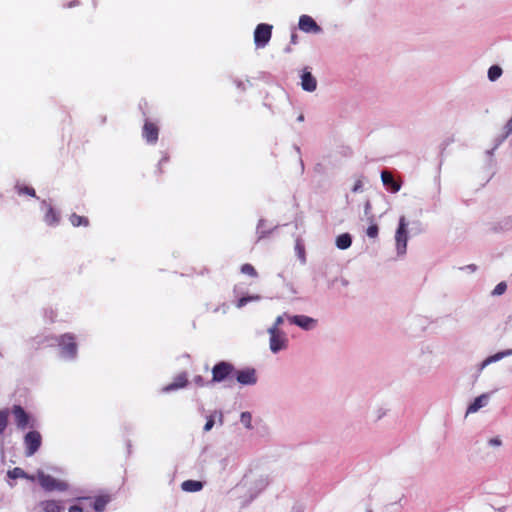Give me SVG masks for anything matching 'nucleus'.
<instances>
[{"mask_svg": "<svg viewBox=\"0 0 512 512\" xmlns=\"http://www.w3.org/2000/svg\"><path fill=\"white\" fill-rule=\"evenodd\" d=\"M54 339L57 344L59 358L66 362L76 361L78 358V343L76 335L68 332L55 336Z\"/></svg>", "mask_w": 512, "mask_h": 512, "instance_id": "nucleus-1", "label": "nucleus"}, {"mask_svg": "<svg viewBox=\"0 0 512 512\" xmlns=\"http://www.w3.org/2000/svg\"><path fill=\"white\" fill-rule=\"evenodd\" d=\"M37 480H38L39 485L46 492H52V491L64 492L69 489V484L66 481L56 479L53 476L44 473L43 471H38Z\"/></svg>", "mask_w": 512, "mask_h": 512, "instance_id": "nucleus-2", "label": "nucleus"}, {"mask_svg": "<svg viewBox=\"0 0 512 512\" xmlns=\"http://www.w3.org/2000/svg\"><path fill=\"white\" fill-rule=\"evenodd\" d=\"M408 221L405 216H401L398 221V227L395 232L396 251L398 256L406 254L408 242Z\"/></svg>", "mask_w": 512, "mask_h": 512, "instance_id": "nucleus-3", "label": "nucleus"}, {"mask_svg": "<svg viewBox=\"0 0 512 512\" xmlns=\"http://www.w3.org/2000/svg\"><path fill=\"white\" fill-rule=\"evenodd\" d=\"M269 334V349L273 354H277L282 350L287 349L289 339L283 330H275V328H268Z\"/></svg>", "mask_w": 512, "mask_h": 512, "instance_id": "nucleus-4", "label": "nucleus"}, {"mask_svg": "<svg viewBox=\"0 0 512 512\" xmlns=\"http://www.w3.org/2000/svg\"><path fill=\"white\" fill-rule=\"evenodd\" d=\"M273 26L267 23H260L254 30V44L257 49L265 48L271 40Z\"/></svg>", "mask_w": 512, "mask_h": 512, "instance_id": "nucleus-5", "label": "nucleus"}, {"mask_svg": "<svg viewBox=\"0 0 512 512\" xmlns=\"http://www.w3.org/2000/svg\"><path fill=\"white\" fill-rule=\"evenodd\" d=\"M12 414L16 427L19 430H25L33 427V419L31 415L21 405H13L9 414Z\"/></svg>", "mask_w": 512, "mask_h": 512, "instance_id": "nucleus-6", "label": "nucleus"}, {"mask_svg": "<svg viewBox=\"0 0 512 512\" xmlns=\"http://www.w3.org/2000/svg\"><path fill=\"white\" fill-rule=\"evenodd\" d=\"M235 372V367L228 361H220L212 368L211 383H220L228 379Z\"/></svg>", "mask_w": 512, "mask_h": 512, "instance_id": "nucleus-7", "label": "nucleus"}, {"mask_svg": "<svg viewBox=\"0 0 512 512\" xmlns=\"http://www.w3.org/2000/svg\"><path fill=\"white\" fill-rule=\"evenodd\" d=\"M41 443L42 437L38 431L27 432L24 436L25 455L27 457L33 456L39 450Z\"/></svg>", "mask_w": 512, "mask_h": 512, "instance_id": "nucleus-8", "label": "nucleus"}, {"mask_svg": "<svg viewBox=\"0 0 512 512\" xmlns=\"http://www.w3.org/2000/svg\"><path fill=\"white\" fill-rule=\"evenodd\" d=\"M234 376L236 381L244 386L255 385L258 381L256 370L252 367H247L240 370L235 369Z\"/></svg>", "mask_w": 512, "mask_h": 512, "instance_id": "nucleus-9", "label": "nucleus"}, {"mask_svg": "<svg viewBox=\"0 0 512 512\" xmlns=\"http://www.w3.org/2000/svg\"><path fill=\"white\" fill-rule=\"evenodd\" d=\"M288 321L291 324H294L301 328L304 331H312L314 330L318 325V320L307 316V315H292L287 316Z\"/></svg>", "mask_w": 512, "mask_h": 512, "instance_id": "nucleus-10", "label": "nucleus"}, {"mask_svg": "<svg viewBox=\"0 0 512 512\" xmlns=\"http://www.w3.org/2000/svg\"><path fill=\"white\" fill-rule=\"evenodd\" d=\"M298 27L305 33L319 34L322 32V28L316 23V21L309 15H301L298 22Z\"/></svg>", "mask_w": 512, "mask_h": 512, "instance_id": "nucleus-11", "label": "nucleus"}, {"mask_svg": "<svg viewBox=\"0 0 512 512\" xmlns=\"http://www.w3.org/2000/svg\"><path fill=\"white\" fill-rule=\"evenodd\" d=\"M41 209L45 211L44 222L49 226H57L60 222V214L46 200L41 202Z\"/></svg>", "mask_w": 512, "mask_h": 512, "instance_id": "nucleus-12", "label": "nucleus"}, {"mask_svg": "<svg viewBox=\"0 0 512 512\" xmlns=\"http://www.w3.org/2000/svg\"><path fill=\"white\" fill-rule=\"evenodd\" d=\"M492 392L483 393L476 397L467 407L466 415L474 414L478 412L481 408L488 405Z\"/></svg>", "mask_w": 512, "mask_h": 512, "instance_id": "nucleus-13", "label": "nucleus"}, {"mask_svg": "<svg viewBox=\"0 0 512 512\" xmlns=\"http://www.w3.org/2000/svg\"><path fill=\"white\" fill-rule=\"evenodd\" d=\"M300 85L301 88L306 92H314L317 89V80L312 75V73L308 70V68L303 69L300 75Z\"/></svg>", "mask_w": 512, "mask_h": 512, "instance_id": "nucleus-14", "label": "nucleus"}, {"mask_svg": "<svg viewBox=\"0 0 512 512\" xmlns=\"http://www.w3.org/2000/svg\"><path fill=\"white\" fill-rule=\"evenodd\" d=\"M159 129L158 127L146 120L142 130V136L148 144H155L158 140Z\"/></svg>", "mask_w": 512, "mask_h": 512, "instance_id": "nucleus-15", "label": "nucleus"}, {"mask_svg": "<svg viewBox=\"0 0 512 512\" xmlns=\"http://www.w3.org/2000/svg\"><path fill=\"white\" fill-rule=\"evenodd\" d=\"M381 181L383 185L392 193H397L401 189L402 183L394 178V176L383 170L381 172Z\"/></svg>", "mask_w": 512, "mask_h": 512, "instance_id": "nucleus-16", "label": "nucleus"}, {"mask_svg": "<svg viewBox=\"0 0 512 512\" xmlns=\"http://www.w3.org/2000/svg\"><path fill=\"white\" fill-rule=\"evenodd\" d=\"M187 383H188L187 375H186L185 372H183V373H180L179 375H177L174 378L173 382H171L170 384L164 386L162 388V391L164 393H170L172 391H175V390H178V389L186 387Z\"/></svg>", "mask_w": 512, "mask_h": 512, "instance_id": "nucleus-17", "label": "nucleus"}, {"mask_svg": "<svg viewBox=\"0 0 512 512\" xmlns=\"http://www.w3.org/2000/svg\"><path fill=\"white\" fill-rule=\"evenodd\" d=\"M493 231L497 233L509 232L512 230V216H504L493 224Z\"/></svg>", "mask_w": 512, "mask_h": 512, "instance_id": "nucleus-18", "label": "nucleus"}, {"mask_svg": "<svg viewBox=\"0 0 512 512\" xmlns=\"http://www.w3.org/2000/svg\"><path fill=\"white\" fill-rule=\"evenodd\" d=\"M43 512H64V506L61 501L44 500L39 503Z\"/></svg>", "mask_w": 512, "mask_h": 512, "instance_id": "nucleus-19", "label": "nucleus"}, {"mask_svg": "<svg viewBox=\"0 0 512 512\" xmlns=\"http://www.w3.org/2000/svg\"><path fill=\"white\" fill-rule=\"evenodd\" d=\"M111 500L112 498L108 494L98 495L93 499L92 508L96 512H103Z\"/></svg>", "mask_w": 512, "mask_h": 512, "instance_id": "nucleus-20", "label": "nucleus"}, {"mask_svg": "<svg viewBox=\"0 0 512 512\" xmlns=\"http://www.w3.org/2000/svg\"><path fill=\"white\" fill-rule=\"evenodd\" d=\"M266 220L260 219L258 221L257 227H256V235H257V241H260L267 237L269 234H271L278 226H274L270 229L265 228Z\"/></svg>", "mask_w": 512, "mask_h": 512, "instance_id": "nucleus-21", "label": "nucleus"}, {"mask_svg": "<svg viewBox=\"0 0 512 512\" xmlns=\"http://www.w3.org/2000/svg\"><path fill=\"white\" fill-rule=\"evenodd\" d=\"M8 417H9V410L1 409L0 410V448H3V445H4L3 434L8 426Z\"/></svg>", "mask_w": 512, "mask_h": 512, "instance_id": "nucleus-22", "label": "nucleus"}, {"mask_svg": "<svg viewBox=\"0 0 512 512\" xmlns=\"http://www.w3.org/2000/svg\"><path fill=\"white\" fill-rule=\"evenodd\" d=\"M203 482L198 480H185L181 484V489L185 492H198L202 490Z\"/></svg>", "mask_w": 512, "mask_h": 512, "instance_id": "nucleus-23", "label": "nucleus"}, {"mask_svg": "<svg viewBox=\"0 0 512 512\" xmlns=\"http://www.w3.org/2000/svg\"><path fill=\"white\" fill-rule=\"evenodd\" d=\"M216 418H218V421H219L220 425L223 424V414H222L221 411H217L216 410L211 415H209L207 417V421H206V423L204 425V428H203L205 432H208V431H210L213 428V426L215 424V419Z\"/></svg>", "mask_w": 512, "mask_h": 512, "instance_id": "nucleus-24", "label": "nucleus"}, {"mask_svg": "<svg viewBox=\"0 0 512 512\" xmlns=\"http://www.w3.org/2000/svg\"><path fill=\"white\" fill-rule=\"evenodd\" d=\"M336 247L341 250L348 249L352 244V237L349 233H343L336 238Z\"/></svg>", "mask_w": 512, "mask_h": 512, "instance_id": "nucleus-25", "label": "nucleus"}, {"mask_svg": "<svg viewBox=\"0 0 512 512\" xmlns=\"http://www.w3.org/2000/svg\"><path fill=\"white\" fill-rule=\"evenodd\" d=\"M511 355H512V349L499 351V352L495 353L494 355L488 356L486 359H484V364L490 365L492 363H496V362L502 360L503 358L511 356Z\"/></svg>", "mask_w": 512, "mask_h": 512, "instance_id": "nucleus-26", "label": "nucleus"}, {"mask_svg": "<svg viewBox=\"0 0 512 512\" xmlns=\"http://www.w3.org/2000/svg\"><path fill=\"white\" fill-rule=\"evenodd\" d=\"M8 477L11 479H29L31 481H34V476L28 475L22 468L15 467L12 470L8 471Z\"/></svg>", "mask_w": 512, "mask_h": 512, "instance_id": "nucleus-27", "label": "nucleus"}, {"mask_svg": "<svg viewBox=\"0 0 512 512\" xmlns=\"http://www.w3.org/2000/svg\"><path fill=\"white\" fill-rule=\"evenodd\" d=\"M503 73L502 68L499 65H492L487 72V77L491 82L498 80Z\"/></svg>", "mask_w": 512, "mask_h": 512, "instance_id": "nucleus-28", "label": "nucleus"}, {"mask_svg": "<svg viewBox=\"0 0 512 512\" xmlns=\"http://www.w3.org/2000/svg\"><path fill=\"white\" fill-rule=\"evenodd\" d=\"M260 299H261L260 295L243 296L237 300L236 307L240 309V308H243L244 306H246L248 303L254 302V301H259Z\"/></svg>", "mask_w": 512, "mask_h": 512, "instance_id": "nucleus-29", "label": "nucleus"}, {"mask_svg": "<svg viewBox=\"0 0 512 512\" xmlns=\"http://www.w3.org/2000/svg\"><path fill=\"white\" fill-rule=\"evenodd\" d=\"M70 222L71 224L74 226V227H79V226H88L89 224V220L88 218L84 217V216H80V215H77L75 213H73L71 216H70Z\"/></svg>", "mask_w": 512, "mask_h": 512, "instance_id": "nucleus-30", "label": "nucleus"}, {"mask_svg": "<svg viewBox=\"0 0 512 512\" xmlns=\"http://www.w3.org/2000/svg\"><path fill=\"white\" fill-rule=\"evenodd\" d=\"M269 482H270V480L267 475L260 476L255 481V487H256L257 491L260 492L261 490L265 489L268 486Z\"/></svg>", "mask_w": 512, "mask_h": 512, "instance_id": "nucleus-31", "label": "nucleus"}, {"mask_svg": "<svg viewBox=\"0 0 512 512\" xmlns=\"http://www.w3.org/2000/svg\"><path fill=\"white\" fill-rule=\"evenodd\" d=\"M512 133V117L504 126V133L498 137V144H501Z\"/></svg>", "mask_w": 512, "mask_h": 512, "instance_id": "nucleus-32", "label": "nucleus"}, {"mask_svg": "<svg viewBox=\"0 0 512 512\" xmlns=\"http://www.w3.org/2000/svg\"><path fill=\"white\" fill-rule=\"evenodd\" d=\"M15 188L19 194H27L31 197H36V192L32 187L17 184Z\"/></svg>", "mask_w": 512, "mask_h": 512, "instance_id": "nucleus-33", "label": "nucleus"}, {"mask_svg": "<svg viewBox=\"0 0 512 512\" xmlns=\"http://www.w3.org/2000/svg\"><path fill=\"white\" fill-rule=\"evenodd\" d=\"M506 290H507V283L505 281H501L492 290L491 295L492 296H501L506 292Z\"/></svg>", "mask_w": 512, "mask_h": 512, "instance_id": "nucleus-34", "label": "nucleus"}, {"mask_svg": "<svg viewBox=\"0 0 512 512\" xmlns=\"http://www.w3.org/2000/svg\"><path fill=\"white\" fill-rule=\"evenodd\" d=\"M241 272L243 274L249 275L251 277H257L258 276L256 269L251 264H248V263L243 264L241 266Z\"/></svg>", "mask_w": 512, "mask_h": 512, "instance_id": "nucleus-35", "label": "nucleus"}, {"mask_svg": "<svg viewBox=\"0 0 512 512\" xmlns=\"http://www.w3.org/2000/svg\"><path fill=\"white\" fill-rule=\"evenodd\" d=\"M287 316H290V315L287 313H283L282 315L277 316L274 323L269 328H275V330H281L280 326L284 323V320H285V318H287Z\"/></svg>", "mask_w": 512, "mask_h": 512, "instance_id": "nucleus-36", "label": "nucleus"}, {"mask_svg": "<svg viewBox=\"0 0 512 512\" xmlns=\"http://www.w3.org/2000/svg\"><path fill=\"white\" fill-rule=\"evenodd\" d=\"M379 228L377 224H371L367 230L366 234L370 238H376L378 236Z\"/></svg>", "mask_w": 512, "mask_h": 512, "instance_id": "nucleus-37", "label": "nucleus"}, {"mask_svg": "<svg viewBox=\"0 0 512 512\" xmlns=\"http://www.w3.org/2000/svg\"><path fill=\"white\" fill-rule=\"evenodd\" d=\"M241 423L246 427H251V414L249 412H242L240 417Z\"/></svg>", "mask_w": 512, "mask_h": 512, "instance_id": "nucleus-38", "label": "nucleus"}, {"mask_svg": "<svg viewBox=\"0 0 512 512\" xmlns=\"http://www.w3.org/2000/svg\"><path fill=\"white\" fill-rule=\"evenodd\" d=\"M193 383L198 387H204L210 382H206L205 379L201 375H197L193 378Z\"/></svg>", "mask_w": 512, "mask_h": 512, "instance_id": "nucleus-39", "label": "nucleus"}, {"mask_svg": "<svg viewBox=\"0 0 512 512\" xmlns=\"http://www.w3.org/2000/svg\"><path fill=\"white\" fill-rule=\"evenodd\" d=\"M488 445L491 447H500L502 445V439L499 436L490 438L488 440Z\"/></svg>", "mask_w": 512, "mask_h": 512, "instance_id": "nucleus-40", "label": "nucleus"}, {"mask_svg": "<svg viewBox=\"0 0 512 512\" xmlns=\"http://www.w3.org/2000/svg\"><path fill=\"white\" fill-rule=\"evenodd\" d=\"M351 190H352V192H354V193L362 192V191H363V183H362V181H361L360 179H358V180L354 183V185H353V187H352V189H351Z\"/></svg>", "mask_w": 512, "mask_h": 512, "instance_id": "nucleus-41", "label": "nucleus"}, {"mask_svg": "<svg viewBox=\"0 0 512 512\" xmlns=\"http://www.w3.org/2000/svg\"><path fill=\"white\" fill-rule=\"evenodd\" d=\"M235 84H236V86H237L239 89H241V90H246L247 85H248V84H250V83H249V81H248V80H247L246 82L241 81V80H236V81H235Z\"/></svg>", "mask_w": 512, "mask_h": 512, "instance_id": "nucleus-42", "label": "nucleus"}, {"mask_svg": "<svg viewBox=\"0 0 512 512\" xmlns=\"http://www.w3.org/2000/svg\"><path fill=\"white\" fill-rule=\"evenodd\" d=\"M385 414H386V411L383 408H379L377 410L376 420H380Z\"/></svg>", "mask_w": 512, "mask_h": 512, "instance_id": "nucleus-43", "label": "nucleus"}, {"mask_svg": "<svg viewBox=\"0 0 512 512\" xmlns=\"http://www.w3.org/2000/svg\"><path fill=\"white\" fill-rule=\"evenodd\" d=\"M69 512H84V511H83L82 507H80L78 505H72L69 508Z\"/></svg>", "mask_w": 512, "mask_h": 512, "instance_id": "nucleus-44", "label": "nucleus"}, {"mask_svg": "<svg viewBox=\"0 0 512 512\" xmlns=\"http://www.w3.org/2000/svg\"><path fill=\"white\" fill-rule=\"evenodd\" d=\"M167 161H168V156H167V155H164V156L160 159V161H159V163H158L159 168H160L164 163H166Z\"/></svg>", "mask_w": 512, "mask_h": 512, "instance_id": "nucleus-45", "label": "nucleus"}, {"mask_svg": "<svg viewBox=\"0 0 512 512\" xmlns=\"http://www.w3.org/2000/svg\"><path fill=\"white\" fill-rule=\"evenodd\" d=\"M487 366H489L488 364H484V360L480 363L479 365V368H478V371L479 372H482Z\"/></svg>", "mask_w": 512, "mask_h": 512, "instance_id": "nucleus-46", "label": "nucleus"}, {"mask_svg": "<svg viewBox=\"0 0 512 512\" xmlns=\"http://www.w3.org/2000/svg\"><path fill=\"white\" fill-rule=\"evenodd\" d=\"M370 209H371L370 202H366L365 207H364L365 214H368Z\"/></svg>", "mask_w": 512, "mask_h": 512, "instance_id": "nucleus-47", "label": "nucleus"}, {"mask_svg": "<svg viewBox=\"0 0 512 512\" xmlns=\"http://www.w3.org/2000/svg\"><path fill=\"white\" fill-rule=\"evenodd\" d=\"M296 41H297V35H296V34H292V35H291V42H292L293 44H295V43H296Z\"/></svg>", "mask_w": 512, "mask_h": 512, "instance_id": "nucleus-48", "label": "nucleus"}, {"mask_svg": "<svg viewBox=\"0 0 512 512\" xmlns=\"http://www.w3.org/2000/svg\"><path fill=\"white\" fill-rule=\"evenodd\" d=\"M500 144H498V138L496 139V145L494 148L491 149V151H489V154H492V152L495 151V149L499 146Z\"/></svg>", "mask_w": 512, "mask_h": 512, "instance_id": "nucleus-49", "label": "nucleus"}, {"mask_svg": "<svg viewBox=\"0 0 512 512\" xmlns=\"http://www.w3.org/2000/svg\"><path fill=\"white\" fill-rule=\"evenodd\" d=\"M500 144H498V138L496 139V145L494 148L491 149V151H489V154H492V152L495 151V149L499 146Z\"/></svg>", "mask_w": 512, "mask_h": 512, "instance_id": "nucleus-50", "label": "nucleus"}, {"mask_svg": "<svg viewBox=\"0 0 512 512\" xmlns=\"http://www.w3.org/2000/svg\"><path fill=\"white\" fill-rule=\"evenodd\" d=\"M500 144H498V138L496 139V145L494 148L491 149V151H489V154H492V152L495 151V149L499 146Z\"/></svg>", "mask_w": 512, "mask_h": 512, "instance_id": "nucleus-51", "label": "nucleus"}, {"mask_svg": "<svg viewBox=\"0 0 512 512\" xmlns=\"http://www.w3.org/2000/svg\"><path fill=\"white\" fill-rule=\"evenodd\" d=\"M297 121H299V122H303V121H304V115H303V114H300V115L297 117Z\"/></svg>", "mask_w": 512, "mask_h": 512, "instance_id": "nucleus-52", "label": "nucleus"}, {"mask_svg": "<svg viewBox=\"0 0 512 512\" xmlns=\"http://www.w3.org/2000/svg\"><path fill=\"white\" fill-rule=\"evenodd\" d=\"M467 269H469L471 271H475L476 270V266L475 265H468Z\"/></svg>", "mask_w": 512, "mask_h": 512, "instance_id": "nucleus-53", "label": "nucleus"}, {"mask_svg": "<svg viewBox=\"0 0 512 512\" xmlns=\"http://www.w3.org/2000/svg\"><path fill=\"white\" fill-rule=\"evenodd\" d=\"M300 257L302 258V261H305V255L303 251H300Z\"/></svg>", "mask_w": 512, "mask_h": 512, "instance_id": "nucleus-54", "label": "nucleus"}, {"mask_svg": "<svg viewBox=\"0 0 512 512\" xmlns=\"http://www.w3.org/2000/svg\"><path fill=\"white\" fill-rule=\"evenodd\" d=\"M300 165H301V169L303 171L304 170V163H303L302 159H300Z\"/></svg>", "mask_w": 512, "mask_h": 512, "instance_id": "nucleus-55", "label": "nucleus"}, {"mask_svg": "<svg viewBox=\"0 0 512 512\" xmlns=\"http://www.w3.org/2000/svg\"><path fill=\"white\" fill-rule=\"evenodd\" d=\"M77 4H78V2H76V1L72 2V3L69 4V7H72V6L77 5Z\"/></svg>", "mask_w": 512, "mask_h": 512, "instance_id": "nucleus-56", "label": "nucleus"}, {"mask_svg": "<svg viewBox=\"0 0 512 512\" xmlns=\"http://www.w3.org/2000/svg\"><path fill=\"white\" fill-rule=\"evenodd\" d=\"M295 149H296L297 153L300 154V148L298 146H295Z\"/></svg>", "mask_w": 512, "mask_h": 512, "instance_id": "nucleus-57", "label": "nucleus"}, {"mask_svg": "<svg viewBox=\"0 0 512 512\" xmlns=\"http://www.w3.org/2000/svg\"><path fill=\"white\" fill-rule=\"evenodd\" d=\"M369 512H372V511H369Z\"/></svg>", "mask_w": 512, "mask_h": 512, "instance_id": "nucleus-58", "label": "nucleus"}]
</instances>
